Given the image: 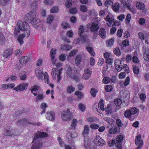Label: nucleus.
Here are the masks:
<instances>
[{
    "instance_id": "f257e3e1",
    "label": "nucleus",
    "mask_w": 149,
    "mask_h": 149,
    "mask_svg": "<svg viewBox=\"0 0 149 149\" xmlns=\"http://www.w3.org/2000/svg\"><path fill=\"white\" fill-rule=\"evenodd\" d=\"M24 32L26 37H28L30 34V30L29 26L26 21L24 22L19 21L17 23V26L15 28L14 31V35L17 36L20 33V31Z\"/></svg>"
},
{
    "instance_id": "f03ea898",
    "label": "nucleus",
    "mask_w": 149,
    "mask_h": 149,
    "mask_svg": "<svg viewBox=\"0 0 149 149\" xmlns=\"http://www.w3.org/2000/svg\"><path fill=\"white\" fill-rule=\"evenodd\" d=\"M47 134L44 132L38 131L34 136L32 146V149H39L42 147V142L41 138L47 136Z\"/></svg>"
},
{
    "instance_id": "7ed1b4c3",
    "label": "nucleus",
    "mask_w": 149,
    "mask_h": 149,
    "mask_svg": "<svg viewBox=\"0 0 149 149\" xmlns=\"http://www.w3.org/2000/svg\"><path fill=\"white\" fill-rule=\"evenodd\" d=\"M37 18L36 17V12L33 10L27 14L25 17L24 19L26 22L32 23L33 21H35Z\"/></svg>"
},
{
    "instance_id": "20e7f679",
    "label": "nucleus",
    "mask_w": 149,
    "mask_h": 149,
    "mask_svg": "<svg viewBox=\"0 0 149 149\" xmlns=\"http://www.w3.org/2000/svg\"><path fill=\"white\" fill-rule=\"evenodd\" d=\"M137 112V109L136 108H132L130 109L127 110L124 113V116L130 120H132L134 119V118L132 117V115L135 114Z\"/></svg>"
},
{
    "instance_id": "39448f33",
    "label": "nucleus",
    "mask_w": 149,
    "mask_h": 149,
    "mask_svg": "<svg viewBox=\"0 0 149 149\" xmlns=\"http://www.w3.org/2000/svg\"><path fill=\"white\" fill-rule=\"evenodd\" d=\"M59 70L54 68L52 69V78L54 79H55L56 75L57 76L58 81L57 82L59 83L61 79V71L62 70V68L58 69Z\"/></svg>"
},
{
    "instance_id": "423d86ee",
    "label": "nucleus",
    "mask_w": 149,
    "mask_h": 149,
    "mask_svg": "<svg viewBox=\"0 0 149 149\" xmlns=\"http://www.w3.org/2000/svg\"><path fill=\"white\" fill-rule=\"evenodd\" d=\"M124 137L121 135H119L116 137V143L115 145L118 149H121L122 148V141H123Z\"/></svg>"
},
{
    "instance_id": "0eeeda50",
    "label": "nucleus",
    "mask_w": 149,
    "mask_h": 149,
    "mask_svg": "<svg viewBox=\"0 0 149 149\" xmlns=\"http://www.w3.org/2000/svg\"><path fill=\"white\" fill-rule=\"evenodd\" d=\"M66 72L69 77L75 80L76 81H79V77L74 73L70 67L68 68Z\"/></svg>"
},
{
    "instance_id": "6e6552de",
    "label": "nucleus",
    "mask_w": 149,
    "mask_h": 149,
    "mask_svg": "<svg viewBox=\"0 0 149 149\" xmlns=\"http://www.w3.org/2000/svg\"><path fill=\"white\" fill-rule=\"evenodd\" d=\"M96 146H102L106 144L105 142L98 135H97L93 141Z\"/></svg>"
},
{
    "instance_id": "1a4fd4ad",
    "label": "nucleus",
    "mask_w": 149,
    "mask_h": 149,
    "mask_svg": "<svg viewBox=\"0 0 149 149\" xmlns=\"http://www.w3.org/2000/svg\"><path fill=\"white\" fill-rule=\"evenodd\" d=\"M17 134L16 131L13 129L4 130L3 132V135L5 136H16Z\"/></svg>"
},
{
    "instance_id": "9d476101",
    "label": "nucleus",
    "mask_w": 149,
    "mask_h": 149,
    "mask_svg": "<svg viewBox=\"0 0 149 149\" xmlns=\"http://www.w3.org/2000/svg\"><path fill=\"white\" fill-rule=\"evenodd\" d=\"M87 27L88 28L90 31L92 32L98 31L99 26L98 24L93 23L91 24H89L87 25Z\"/></svg>"
},
{
    "instance_id": "9b49d317",
    "label": "nucleus",
    "mask_w": 149,
    "mask_h": 149,
    "mask_svg": "<svg viewBox=\"0 0 149 149\" xmlns=\"http://www.w3.org/2000/svg\"><path fill=\"white\" fill-rule=\"evenodd\" d=\"M45 116L47 119L53 121L54 120L55 115L54 112L53 111L47 112Z\"/></svg>"
},
{
    "instance_id": "f8f14e48",
    "label": "nucleus",
    "mask_w": 149,
    "mask_h": 149,
    "mask_svg": "<svg viewBox=\"0 0 149 149\" xmlns=\"http://www.w3.org/2000/svg\"><path fill=\"white\" fill-rule=\"evenodd\" d=\"M84 73L83 75L82 78L85 79H88L91 77L92 71L89 69L87 68L84 70Z\"/></svg>"
},
{
    "instance_id": "ddd939ff",
    "label": "nucleus",
    "mask_w": 149,
    "mask_h": 149,
    "mask_svg": "<svg viewBox=\"0 0 149 149\" xmlns=\"http://www.w3.org/2000/svg\"><path fill=\"white\" fill-rule=\"evenodd\" d=\"M28 86V84L26 83L22 84H20L18 86L16 87L14 89L17 91H23L27 88Z\"/></svg>"
},
{
    "instance_id": "4468645a",
    "label": "nucleus",
    "mask_w": 149,
    "mask_h": 149,
    "mask_svg": "<svg viewBox=\"0 0 149 149\" xmlns=\"http://www.w3.org/2000/svg\"><path fill=\"white\" fill-rule=\"evenodd\" d=\"M29 58L27 56L22 57L19 60V62L22 65H25L29 60Z\"/></svg>"
},
{
    "instance_id": "2eb2a0df",
    "label": "nucleus",
    "mask_w": 149,
    "mask_h": 149,
    "mask_svg": "<svg viewBox=\"0 0 149 149\" xmlns=\"http://www.w3.org/2000/svg\"><path fill=\"white\" fill-rule=\"evenodd\" d=\"M62 119L64 121H67L70 120L73 118V116L72 113L68 114L65 113L61 116Z\"/></svg>"
},
{
    "instance_id": "dca6fc26",
    "label": "nucleus",
    "mask_w": 149,
    "mask_h": 149,
    "mask_svg": "<svg viewBox=\"0 0 149 149\" xmlns=\"http://www.w3.org/2000/svg\"><path fill=\"white\" fill-rule=\"evenodd\" d=\"M13 50L10 49H7L3 54V56L7 58L11 55L13 53Z\"/></svg>"
},
{
    "instance_id": "f3484780",
    "label": "nucleus",
    "mask_w": 149,
    "mask_h": 149,
    "mask_svg": "<svg viewBox=\"0 0 149 149\" xmlns=\"http://www.w3.org/2000/svg\"><path fill=\"white\" fill-rule=\"evenodd\" d=\"M99 35L102 39H104L106 38V32L104 28H102L100 29Z\"/></svg>"
},
{
    "instance_id": "a211bd4d",
    "label": "nucleus",
    "mask_w": 149,
    "mask_h": 149,
    "mask_svg": "<svg viewBox=\"0 0 149 149\" xmlns=\"http://www.w3.org/2000/svg\"><path fill=\"white\" fill-rule=\"evenodd\" d=\"M56 49L54 48H52L51 52L50 55L51 56V58L52 59V63H54V58L56 53Z\"/></svg>"
},
{
    "instance_id": "6ab92c4d",
    "label": "nucleus",
    "mask_w": 149,
    "mask_h": 149,
    "mask_svg": "<svg viewBox=\"0 0 149 149\" xmlns=\"http://www.w3.org/2000/svg\"><path fill=\"white\" fill-rule=\"evenodd\" d=\"M119 60H115V66L116 69L117 70L118 72H120L123 68V67H122V65H117L116 64L119 62Z\"/></svg>"
},
{
    "instance_id": "aec40b11",
    "label": "nucleus",
    "mask_w": 149,
    "mask_h": 149,
    "mask_svg": "<svg viewBox=\"0 0 149 149\" xmlns=\"http://www.w3.org/2000/svg\"><path fill=\"white\" fill-rule=\"evenodd\" d=\"M42 22L37 18L35 21H33L32 22V24L34 26V27L36 28L39 26L41 25Z\"/></svg>"
},
{
    "instance_id": "412c9836",
    "label": "nucleus",
    "mask_w": 149,
    "mask_h": 149,
    "mask_svg": "<svg viewBox=\"0 0 149 149\" xmlns=\"http://www.w3.org/2000/svg\"><path fill=\"white\" fill-rule=\"evenodd\" d=\"M141 136L139 135H138L136 138L135 143L136 145L139 146L142 143V146L143 145V141L140 140Z\"/></svg>"
},
{
    "instance_id": "4be33fe9",
    "label": "nucleus",
    "mask_w": 149,
    "mask_h": 149,
    "mask_svg": "<svg viewBox=\"0 0 149 149\" xmlns=\"http://www.w3.org/2000/svg\"><path fill=\"white\" fill-rule=\"evenodd\" d=\"M11 0H0V5L2 6H6L11 3Z\"/></svg>"
},
{
    "instance_id": "5701e85b",
    "label": "nucleus",
    "mask_w": 149,
    "mask_h": 149,
    "mask_svg": "<svg viewBox=\"0 0 149 149\" xmlns=\"http://www.w3.org/2000/svg\"><path fill=\"white\" fill-rule=\"evenodd\" d=\"M47 107V105L46 103H42L41 104L40 108L43 109L42 111L41 112V114H42L45 112L46 110L45 109Z\"/></svg>"
},
{
    "instance_id": "b1692460",
    "label": "nucleus",
    "mask_w": 149,
    "mask_h": 149,
    "mask_svg": "<svg viewBox=\"0 0 149 149\" xmlns=\"http://www.w3.org/2000/svg\"><path fill=\"white\" fill-rule=\"evenodd\" d=\"M75 90V88L71 85L68 86L67 88V93L71 94L72 92H74Z\"/></svg>"
},
{
    "instance_id": "393cba45",
    "label": "nucleus",
    "mask_w": 149,
    "mask_h": 149,
    "mask_svg": "<svg viewBox=\"0 0 149 149\" xmlns=\"http://www.w3.org/2000/svg\"><path fill=\"white\" fill-rule=\"evenodd\" d=\"M105 20L109 22L110 24H111L114 20V19L113 17H111L109 15L107 16L105 18Z\"/></svg>"
},
{
    "instance_id": "a878e982",
    "label": "nucleus",
    "mask_w": 149,
    "mask_h": 149,
    "mask_svg": "<svg viewBox=\"0 0 149 149\" xmlns=\"http://www.w3.org/2000/svg\"><path fill=\"white\" fill-rule=\"evenodd\" d=\"M25 36H26L24 34H22L21 35H20L18 38L17 40L20 44H22L23 43L24 41L23 40Z\"/></svg>"
},
{
    "instance_id": "bb28decb",
    "label": "nucleus",
    "mask_w": 149,
    "mask_h": 149,
    "mask_svg": "<svg viewBox=\"0 0 149 149\" xmlns=\"http://www.w3.org/2000/svg\"><path fill=\"white\" fill-rule=\"evenodd\" d=\"M86 48L87 51L89 52L91 55L92 56H94L95 55V53L93 50V49L92 47L87 46Z\"/></svg>"
},
{
    "instance_id": "cd10ccee",
    "label": "nucleus",
    "mask_w": 149,
    "mask_h": 149,
    "mask_svg": "<svg viewBox=\"0 0 149 149\" xmlns=\"http://www.w3.org/2000/svg\"><path fill=\"white\" fill-rule=\"evenodd\" d=\"M82 57L81 55H78L75 58V62L76 64L79 65L81 61Z\"/></svg>"
},
{
    "instance_id": "c85d7f7f",
    "label": "nucleus",
    "mask_w": 149,
    "mask_h": 149,
    "mask_svg": "<svg viewBox=\"0 0 149 149\" xmlns=\"http://www.w3.org/2000/svg\"><path fill=\"white\" fill-rule=\"evenodd\" d=\"M97 90L94 88L91 89L90 93L92 96L93 97H95L96 96L97 93Z\"/></svg>"
},
{
    "instance_id": "c756f323",
    "label": "nucleus",
    "mask_w": 149,
    "mask_h": 149,
    "mask_svg": "<svg viewBox=\"0 0 149 149\" xmlns=\"http://www.w3.org/2000/svg\"><path fill=\"white\" fill-rule=\"evenodd\" d=\"M89 132V127L87 125H85L84 127V130L83 132V134L84 135H87Z\"/></svg>"
},
{
    "instance_id": "7c9ffc66",
    "label": "nucleus",
    "mask_w": 149,
    "mask_h": 149,
    "mask_svg": "<svg viewBox=\"0 0 149 149\" xmlns=\"http://www.w3.org/2000/svg\"><path fill=\"white\" fill-rule=\"evenodd\" d=\"M44 97V95L42 94H39L38 95L36 99V102H38L43 100Z\"/></svg>"
},
{
    "instance_id": "2f4dec72",
    "label": "nucleus",
    "mask_w": 149,
    "mask_h": 149,
    "mask_svg": "<svg viewBox=\"0 0 149 149\" xmlns=\"http://www.w3.org/2000/svg\"><path fill=\"white\" fill-rule=\"evenodd\" d=\"M77 125V120L75 119H73L72 122L71 127L72 129H74Z\"/></svg>"
},
{
    "instance_id": "473e14b6",
    "label": "nucleus",
    "mask_w": 149,
    "mask_h": 149,
    "mask_svg": "<svg viewBox=\"0 0 149 149\" xmlns=\"http://www.w3.org/2000/svg\"><path fill=\"white\" fill-rule=\"evenodd\" d=\"M113 52L114 54L118 56H120L121 54L120 50L118 47L114 48Z\"/></svg>"
},
{
    "instance_id": "72a5a7b5",
    "label": "nucleus",
    "mask_w": 149,
    "mask_h": 149,
    "mask_svg": "<svg viewBox=\"0 0 149 149\" xmlns=\"http://www.w3.org/2000/svg\"><path fill=\"white\" fill-rule=\"evenodd\" d=\"M104 119L107 123L111 125L113 124L114 122V120L110 118H105Z\"/></svg>"
},
{
    "instance_id": "f704fd0d",
    "label": "nucleus",
    "mask_w": 149,
    "mask_h": 149,
    "mask_svg": "<svg viewBox=\"0 0 149 149\" xmlns=\"http://www.w3.org/2000/svg\"><path fill=\"white\" fill-rule=\"evenodd\" d=\"M104 101L102 99H101L99 101V107H100V109L102 110H104V106L103 103Z\"/></svg>"
},
{
    "instance_id": "c9c22d12",
    "label": "nucleus",
    "mask_w": 149,
    "mask_h": 149,
    "mask_svg": "<svg viewBox=\"0 0 149 149\" xmlns=\"http://www.w3.org/2000/svg\"><path fill=\"white\" fill-rule=\"evenodd\" d=\"M143 58L145 60L147 61H149V51H146L144 53Z\"/></svg>"
},
{
    "instance_id": "e433bc0d",
    "label": "nucleus",
    "mask_w": 149,
    "mask_h": 149,
    "mask_svg": "<svg viewBox=\"0 0 149 149\" xmlns=\"http://www.w3.org/2000/svg\"><path fill=\"white\" fill-rule=\"evenodd\" d=\"M84 31V26L82 25H81L79 28L78 34L79 35H81V34H83Z\"/></svg>"
},
{
    "instance_id": "4c0bfd02",
    "label": "nucleus",
    "mask_w": 149,
    "mask_h": 149,
    "mask_svg": "<svg viewBox=\"0 0 149 149\" xmlns=\"http://www.w3.org/2000/svg\"><path fill=\"white\" fill-rule=\"evenodd\" d=\"M79 109L82 111L84 112L85 110V106L82 103H80L78 105Z\"/></svg>"
},
{
    "instance_id": "58836bf2",
    "label": "nucleus",
    "mask_w": 149,
    "mask_h": 149,
    "mask_svg": "<svg viewBox=\"0 0 149 149\" xmlns=\"http://www.w3.org/2000/svg\"><path fill=\"white\" fill-rule=\"evenodd\" d=\"M133 70L134 74L138 75L139 72V68L136 66H134L133 67Z\"/></svg>"
},
{
    "instance_id": "ea45409f",
    "label": "nucleus",
    "mask_w": 149,
    "mask_h": 149,
    "mask_svg": "<svg viewBox=\"0 0 149 149\" xmlns=\"http://www.w3.org/2000/svg\"><path fill=\"white\" fill-rule=\"evenodd\" d=\"M80 10L83 12H86L87 10V7L84 5H82L80 6Z\"/></svg>"
},
{
    "instance_id": "a19ab883",
    "label": "nucleus",
    "mask_w": 149,
    "mask_h": 149,
    "mask_svg": "<svg viewBox=\"0 0 149 149\" xmlns=\"http://www.w3.org/2000/svg\"><path fill=\"white\" fill-rule=\"evenodd\" d=\"M105 111L107 113L109 114L112 113V111L111 109V108L109 105H108L107 107L105 108Z\"/></svg>"
},
{
    "instance_id": "79ce46f5",
    "label": "nucleus",
    "mask_w": 149,
    "mask_h": 149,
    "mask_svg": "<svg viewBox=\"0 0 149 149\" xmlns=\"http://www.w3.org/2000/svg\"><path fill=\"white\" fill-rule=\"evenodd\" d=\"M4 38L3 34L0 32V45H2L4 42Z\"/></svg>"
},
{
    "instance_id": "37998d69",
    "label": "nucleus",
    "mask_w": 149,
    "mask_h": 149,
    "mask_svg": "<svg viewBox=\"0 0 149 149\" xmlns=\"http://www.w3.org/2000/svg\"><path fill=\"white\" fill-rule=\"evenodd\" d=\"M112 90V86L110 85L106 86L105 87V90L107 92H109Z\"/></svg>"
},
{
    "instance_id": "c03bdc74",
    "label": "nucleus",
    "mask_w": 149,
    "mask_h": 149,
    "mask_svg": "<svg viewBox=\"0 0 149 149\" xmlns=\"http://www.w3.org/2000/svg\"><path fill=\"white\" fill-rule=\"evenodd\" d=\"M75 94L77 95L78 97L80 99L81 98L84 96L83 93L78 91H76L75 92Z\"/></svg>"
},
{
    "instance_id": "a18cd8bd",
    "label": "nucleus",
    "mask_w": 149,
    "mask_h": 149,
    "mask_svg": "<svg viewBox=\"0 0 149 149\" xmlns=\"http://www.w3.org/2000/svg\"><path fill=\"white\" fill-rule=\"evenodd\" d=\"M131 19V16L130 14H127L126 17V19L125 20V22L126 23H129Z\"/></svg>"
},
{
    "instance_id": "49530a36",
    "label": "nucleus",
    "mask_w": 149,
    "mask_h": 149,
    "mask_svg": "<svg viewBox=\"0 0 149 149\" xmlns=\"http://www.w3.org/2000/svg\"><path fill=\"white\" fill-rule=\"evenodd\" d=\"M72 1L71 0H68L65 3V6L67 8H69L72 5Z\"/></svg>"
},
{
    "instance_id": "de8ad7c7",
    "label": "nucleus",
    "mask_w": 149,
    "mask_h": 149,
    "mask_svg": "<svg viewBox=\"0 0 149 149\" xmlns=\"http://www.w3.org/2000/svg\"><path fill=\"white\" fill-rule=\"evenodd\" d=\"M129 44V41L127 40H124L122 42V45L123 47H126L128 46Z\"/></svg>"
},
{
    "instance_id": "09e8293b",
    "label": "nucleus",
    "mask_w": 149,
    "mask_h": 149,
    "mask_svg": "<svg viewBox=\"0 0 149 149\" xmlns=\"http://www.w3.org/2000/svg\"><path fill=\"white\" fill-rule=\"evenodd\" d=\"M123 68L126 73H128L129 72V68L127 64H124L123 66Z\"/></svg>"
},
{
    "instance_id": "8fccbe9b",
    "label": "nucleus",
    "mask_w": 149,
    "mask_h": 149,
    "mask_svg": "<svg viewBox=\"0 0 149 149\" xmlns=\"http://www.w3.org/2000/svg\"><path fill=\"white\" fill-rule=\"evenodd\" d=\"M122 101L119 99H116L114 101V103L117 106H120L122 103Z\"/></svg>"
},
{
    "instance_id": "3c124183",
    "label": "nucleus",
    "mask_w": 149,
    "mask_h": 149,
    "mask_svg": "<svg viewBox=\"0 0 149 149\" xmlns=\"http://www.w3.org/2000/svg\"><path fill=\"white\" fill-rule=\"evenodd\" d=\"M110 81V79L108 77H105L103 79V82L106 84L109 83Z\"/></svg>"
},
{
    "instance_id": "603ef678",
    "label": "nucleus",
    "mask_w": 149,
    "mask_h": 149,
    "mask_svg": "<svg viewBox=\"0 0 149 149\" xmlns=\"http://www.w3.org/2000/svg\"><path fill=\"white\" fill-rule=\"evenodd\" d=\"M130 81V78L129 77H127L124 83V85L125 86H127L129 84Z\"/></svg>"
},
{
    "instance_id": "864d4df0",
    "label": "nucleus",
    "mask_w": 149,
    "mask_h": 149,
    "mask_svg": "<svg viewBox=\"0 0 149 149\" xmlns=\"http://www.w3.org/2000/svg\"><path fill=\"white\" fill-rule=\"evenodd\" d=\"M53 0H44V3L46 4L49 6L52 5L53 4Z\"/></svg>"
},
{
    "instance_id": "5fc2aeb1",
    "label": "nucleus",
    "mask_w": 149,
    "mask_h": 149,
    "mask_svg": "<svg viewBox=\"0 0 149 149\" xmlns=\"http://www.w3.org/2000/svg\"><path fill=\"white\" fill-rule=\"evenodd\" d=\"M79 36V39L81 41L85 42L86 40V36L81 34Z\"/></svg>"
},
{
    "instance_id": "6e6d98bb",
    "label": "nucleus",
    "mask_w": 149,
    "mask_h": 149,
    "mask_svg": "<svg viewBox=\"0 0 149 149\" xmlns=\"http://www.w3.org/2000/svg\"><path fill=\"white\" fill-rule=\"evenodd\" d=\"M58 8L57 6H54L52 7L51 9V12L52 13H56L57 12Z\"/></svg>"
},
{
    "instance_id": "4d7b16f0",
    "label": "nucleus",
    "mask_w": 149,
    "mask_h": 149,
    "mask_svg": "<svg viewBox=\"0 0 149 149\" xmlns=\"http://www.w3.org/2000/svg\"><path fill=\"white\" fill-rule=\"evenodd\" d=\"M116 124L118 127H121L122 126L123 124L119 119H117L116 120Z\"/></svg>"
},
{
    "instance_id": "13d9d810",
    "label": "nucleus",
    "mask_w": 149,
    "mask_h": 149,
    "mask_svg": "<svg viewBox=\"0 0 149 149\" xmlns=\"http://www.w3.org/2000/svg\"><path fill=\"white\" fill-rule=\"evenodd\" d=\"M89 140L87 138L85 139L84 142V146L86 148H88L89 145Z\"/></svg>"
},
{
    "instance_id": "bf43d9fd",
    "label": "nucleus",
    "mask_w": 149,
    "mask_h": 149,
    "mask_svg": "<svg viewBox=\"0 0 149 149\" xmlns=\"http://www.w3.org/2000/svg\"><path fill=\"white\" fill-rule=\"evenodd\" d=\"M78 51L77 50H72L69 54L70 56L72 57Z\"/></svg>"
},
{
    "instance_id": "052dcab7",
    "label": "nucleus",
    "mask_w": 149,
    "mask_h": 149,
    "mask_svg": "<svg viewBox=\"0 0 149 149\" xmlns=\"http://www.w3.org/2000/svg\"><path fill=\"white\" fill-rule=\"evenodd\" d=\"M54 19V17L53 16H49L47 18V22L49 23H50L53 21Z\"/></svg>"
},
{
    "instance_id": "680f3d73",
    "label": "nucleus",
    "mask_w": 149,
    "mask_h": 149,
    "mask_svg": "<svg viewBox=\"0 0 149 149\" xmlns=\"http://www.w3.org/2000/svg\"><path fill=\"white\" fill-rule=\"evenodd\" d=\"M123 29H119L117 32V35L118 37H120L122 36Z\"/></svg>"
},
{
    "instance_id": "e2e57ef3",
    "label": "nucleus",
    "mask_w": 149,
    "mask_h": 149,
    "mask_svg": "<svg viewBox=\"0 0 149 149\" xmlns=\"http://www.w3.org/2000/svg\"><path fill=\"white\" fill-rule=\"evenodd\" d=\"M115 142L116 140L115 139H113L111 141L110 140L108 142V144L110 146H111L113 145L114 144H115Z\"/></svg>"
},
{
    "instance_id": "0e129e2a",
    "label": "nucleus",
    "mask_w": 149,
    "mask_h": 149,
    "mask_svg": "<svg viewBox=\"0 0 149 149\" xmlns=\"http://www.w3.org/2000/svg\"><path fill=\"white\" fill-rule=\"evenodd\" d=\"M90 127L92 129H98L99 127V126L98 124H95L91 125Z\"/></svg>"
},
{
    "instance_id": "69168bd1",
    "label": "nucleus",
    "mask_w": 149,
    "mask_h": 149,
    "mask_svg": "<svg viewBox=\"0 0 149 149\" xmlns=\"http://www.w3.org/2000/svg\"><path fill=\"white\" fill-rule=\"evenodd\" d=\"M109 132L111 134H114L116 133L117 132V130L116 128H110L109 130Z\"/></svg>"
},
{
    "instance_id": "338daca9",
    "label": "nucleus",
    "mask_w": 149,
    "mask_h": 149,
    "mask_svg": "<svg viewBox=\"0 0 149 149\" xmlns=\"http://www.w3.org/2000/svg\"><path fill=\"white\" fill-rule=\"evenodd\" d=\"M106 62L108 63L109 64L111 65L113 63V60L112 59L109 58L106 59Z\"/></svg>"
},
{
    "instance_id": "774afa93",
    "label": "nucleus",
    "mask_w": 149,
    "mask_h": 149,
    "mask_svg": "<svg viewBox=\"0 0 149 149\" xmlns=\"http://www.w3.org/2000/svg\"><path fill=\"white\" fill-rule=\"evenodd\" d=\"M119 5L118 3H115L114 4L113 6V8L115 10L117 11L118 10L119 8Z\"/></svg>"
}]
</instances>
